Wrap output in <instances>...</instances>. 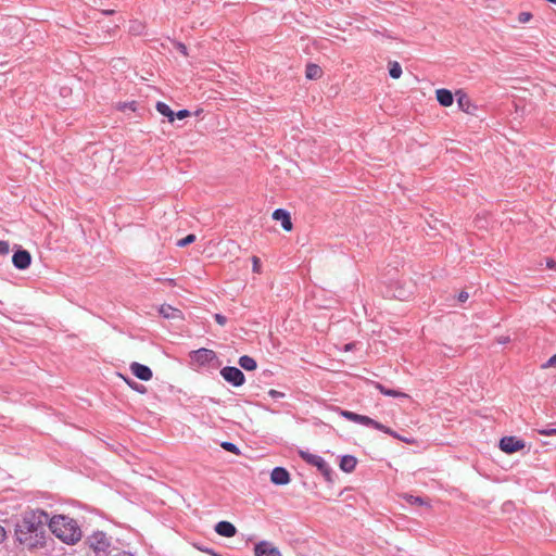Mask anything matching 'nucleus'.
Wrapping results in <instances>:
<instances>
[{
  "label": "nucleus",
  "mask_w": 556,
  "mask_h": 556,
  "mask_svg": "<svg viewBox=\"0 0 556 556\" xmlns=\"http://www.w3.org/2000/svg\"><path fill=\"white\" fill-rule=\"evenodd\" d=\"M538 432L542 435H556V428H543L539 429Z\"/></svg>",
  "instance_id": "32"
},
{
  "label": "nucleus",
  "mask_w": 556,
  "mask_h": 556,
  "mask_svg": "<svg viewBox=\"0 0 556 556\" xmlns=\"http://www.w3.org/2000/svg\"><path fill=\"white\" fill-rule=\"evenodd\" d=\"M300 456L307 464L317 467L320 473H323L326 478L329 479L331 473V467L321 456L305 451H300Z\"/></svg>",
  "instance_id": "5"
},
{
  "label": "nucleus",
  "mask_w": 556,
  "mask_h": 556,
  "mask_svg": "<svg viewBox=\"0 0 556 556\" xmlns=\"http://www.w3.org/2000/svg\"><path fill=\"white\" fill-rule=\"evenodd\" d=\"M389 75L394 79H397L401 77L402 67L397 62L390 63Z\"/></svg>",
  "instance_id": "24"
},
{
  "label": "nucleus",
  "mask_w": 556,
  "mask_h": 556,
  "mask_svg": "<svg viewBox=\"0 0 556 556\" xmlns=\"http://www.w3.org/2000/svg\"><path fill=\"white\" fill-rule=\"evenodd\" d=\"M10 252V245L7 241L0 240V255H5Z\"/></svg>",
  "instance_id": "31"
},
{
  "label": "nucleus",
  "mask_w": 556,
  "mask_h": 556,
  "mask_svg": "<svg viewBox=\"0 0 556 556\" xmlns=\"http://www.w3.org/2000/svg\"><path fill=\"white\" fill-rule=\"evenodd\" d=\"M88 544L97 556H105L109 553L111 541L102 531H96L88 538Z\"/></svg>",
  "instance_id": "4"
},
{
  "label": "nucleus",
  "mask_w": 556,
  "mask_h": 556,
  "mask_svg": "<svg viewBox=\"0 0 556 556\" xmlns=\"http://www.w3.org/2000/svg\"><path fill=\"white\" fill-rule=\"evenodd\" d=\"M357 464V459L352 455H343L340 460V469L344 472H352Z\"/></svg>",
  "instance_id": "17"
},
{
  "label": "nucleus",
  "mask_w": 556,
  "mask_h": 556,
  "mask_svg": "<svg viewBox=\"0 0 556 556\" xmlns=\"http://www.w3.org/2000/svg\"><path fill=\"white\" fill-rule=\"evenodd\" d=\"M126 382L128 383V386H129L130 388H132L134 390H136V391H138V392H140V393H143V392L146 391V388H144V386H142V384H139V383L134 382V381H132V382H130L129 380H126Z\"/></svg>",
  "instance_id": "30"
},
{
  "label": "nucleus",
  "mask_w": 556,
  "mask_h": 556,
  "mask_svg": "<svg viewBox=\"0 0 556 556\" xmlns=\"http://www.w3.org/2000/svg\"><path fill=\"white\" fill-rule=\"evenodd\" d=\"M178 49L182 54L187 55V47L184 43H178Z\"/></svg>",
  "instance_id": "40"
},
{
  "label": "nucleus",
  "mask_w": 556,
  "mask_h": 556,
  "mask_svg": "<svg viewBox=\"0 0 556 556\" xmlns=\"http://www.w3.org/2000/svg\"><path fill=\"white\" fill-rule=\"evenodd\" d=\"M48 521L49 515L42 509L24 511L15 523V539L27 549L42 548L46 545Z\"/></svg>",
  "instance_id": "1"
},
{
  "label": "nucleus",
  "mask_w": 556,
  "mask_h": 556,
  "mask_svg": "<svg viewBox=\"0 0 556 556\" xmlns=\"http://www.w3.org/2000/svg\"><path fill=\"white\" fill-rule=\"evenodd\" d=\"M50 531L63 543L74 545L81 540L83 532L77 521L65 515L49 518Z\"/></svg>",
  "instance_id": "2"
},
{
  "label": "nucleus",
  "mask_w": 556,
  "mask_h": 556,
  "mask_svg": "<svg viewBox=\"0 0 556 556\" xmlns=\"http://www.w3.org/2000/svg\"><path fill=\"white\" fill-rule=\"evenodd\" d=\"M253 271H260V260L256 256H253Z\"/></svg>",
  "instance_id": "37"
},
{
  "label": "nucleus",
  "mask_w": 556,
  "mask_h": 556,
  "mask_svg": "<svg viewBox=\"0 0 556 556\" xmlns=\"http://www.w3.org/2000/svg\"><path fill=\"white\" fill-rule=\"evenodd\" d=\"M215 531L222 536L231 538L236 534L237 529L231 522L223 520L216 523Z\"/></svg>",
  "instance_id": "14"
},
{
  "label": "nucleus",
  "mask_w": 556,
  "mask_h": 556,
  "mask_svg": "<svg viewBox=\"0 0 556 556\" xmlns=\"http://www.w3.org/2000/svg\"><path fill=\"white\" fill-rule=\"evenodd\" d=\"M404 498H405V500H406V502H407V503H409V504H414V505H415V504H416V505H424V504H425V501H424L421 497H419V496H414V495H408V494H406V495L404 496Z\"/></svg>",
  "instance_id": "28"
},
{
  "label": "nucleus",
  "mask_w": 556,
  "mask_h": 556,
  "mask_svg": "<svg viewBox=\"0 0 556 556\" xmlns=\"http://www.w3.org/2000/svg\"><path fill=\"white\" fill-rule=\"evenodd\" d=\"M340 415L342 417H344L345 419L356 422V424L358 422V418L361 416L359 414H356L354 412L343 410V409L340 410Z\"/></svg>",
  "instance_id": "26"
},
{
  "label": "nucleus",
  "mask_w": 556,
  "mask_h": 556,
  "mask_svg": "<svg viewBox=\"0 0 556 556\" xmlns=\"http://www.w3.org/2000/svg\"><path fill=\"white\" fill-rule=\"evenodd\" d=\"M194 241H195V235L190 233V235L186 236L185 238L180 239L177 242V245L180 248H184V247H187L188 244L193 243Z\"/></svg>",
  "instance_id": "27"
},
{
  "label": "nucleus",
  "mask_w": 556,
  "mask_h": 556,
  "mask_svg": "<svg viewBox=\"0 0 556 556\" xmlns=\"http://www.w3.org/2000/svg\"><path fill=\"white\" fill-rule=\"evenodd\" d=\"M113 556H135V554L129 551H122Z\"/></svg>",
  "instance_id": "39"
},
{
  "label": "nucleus",
  "mask_w": 556,
  "mask_h": 556,
  "mask_svg": "<svg viewBox=\"0 0 556 556\" xmlns=\"http://www.w3.org/2000/svg\"><path fill=\"white\" fill-rule=\"evenodd\" d=\"M375 388L377 390H379V392L386 396H391V397H406L407 396L405 393H403L399 390L386 388L383 384H381L379 382L375 383Z\"/></svg>",
  "instance_id": "18"
},
{
  "label": "nucleus",
  "mask_w": 556,
  "mask_h": 556,
  "mask_svg": "<svg viewBox=\"0 0 556 556\" xmlns=\"http://www.w3.org/2000/svg\"><path fill=\"white\" fill-rule=\"evenodd\" d=\"M165 281H166L167 283H169V285H174V279H172V278H167V279H165Z\"/></svg>",
  "instance_id": "44"
},
{
  "label": "nucleus",
  "mask_w": 556,
  "mask_h": 556,
  "mask_svg": "<svg viewBox=\"0 0 556 556\" xmlns=\"http://www.w3.org/2000/svg\"><path fill=\"white\" fill-rule=\"evenodd\" d=\"M498 342H500L501 344H505V343L509 342V338H508V337L501 338V339L498 340Z\"/></svg>",
  "instance_id": "43"
},
{
  "label": "nucleus",
  "mask_w": 556,
  "mask_h": 556,
  "mask_svg": "<svg viewBox=\"0 0 556 556\" xmlns=\"http://www.w3.org/2000/svg\"><path fill=\"white\" fill-rule=\"evenodd\" d=\"M214 319L215 321L220 325V326H225L226 323H227V318L226 316L222 315V314H215L214 315Z\"/></svg>",
  "instance_id": "35"
},
{
  "label": "nucleus",
  "mask_w": 556,
  "mask_h": 556,
  "mask_svg": "<svg viewBox=\"0 0 556 556\" xmlns=\"http://www.w3.org/2000/svg\"><path fill=\"white\" fill-rule=\"evenodd\" d=\"M305 75L308 79H317L321 75V68L316 64H308L306 66Z\"/></svg>",
  "instance_id": "21"
},
{
  "label": "nucleus",
  "mask_w": 556,
  "mask_h": 556,
  "mask_svg": "<svg viewBox=\"0 0 556 556\" xmlns=\"http://www.w3.org/2000/svg\"><path fill=\"white\" fill-rule=\"evenodd\" d=\"M556 366V354H554L552 357L547 359L546 363L542 365V368H551Z\"/></svg>",
  "instance_id": "34"
},
{
  "label": "nucleus",
  "mask_w": 556,
  "mask_h": 556,
  "mask_svg": "<svg viewBox=\"0 0 556 556\" xmlns=\"http://www.w3.org/2000/svg\"><path fill=\"white\" fill-rule=\"evenodd\" d=\"M352 345H353L352 343L346 344V345H345V350H346V351H350V350L352 349Z\"/></svg>",
  "instance_id": "45"
},
{
  "label": "nucleus",
  "mask_w": 556,
  "mask_h": 556,
  "mask_svg": "<svg viewBox=\"0 0 556 556\" xmlns=\"http://www.w3.org/2000/svg\"><path fill=\"white\" fill-rule=\"evenodd\" d=\"M469 298V294L466 292V291H462L459 294H458V301L459 302H466Z\"/></svg>",
  "instance_id": "38"
},
{
  "label": "nucleus",
  "mask_w": 556,
  "mask_h": 556,
  "mask_svg": "<svg viewBox=\"0 0 556 556\" xmlns=\"http://www.w3.org/2000/svg\"><path fill=\"white\" fill-rule=\"evenodd\" d=\"M270 481L276 485H285L290 481V475L283 467H275L270 473Z\"/></svg>",
  "instance_id": "12"
},
{
  "label": "nucleus",
  "mask_w": 556,
  "mask_h": 556,
  "mask_svg": "<svg viewBox=\"0 0 556 556\" xmlns=\"http://www.w3.org/2000/svg\"><path fill=\"white\" fill-rule=\"evenodd\" d=\"M190 362L193 367L203 368L212 366L214 368L220 365L216 353L213 350L201 348L189 353Z\"/></svg>",
  "instance_id": "3"
},
{
  "label": "nucleus",
  "mask_w": 556,
  "mask_h": 556,
  "mask_svg": "<svg viewBox=\"0 0 556 556\" xmlns=\"http://www.w3.org/2000/svg\"><path fill=\"white\" fill-rule=\"evenodd\" d=\"M178 313L179 311L172 307L170 305L164 304L160 307V314L163 315L165 318H175Z\"/></svg>",
  "instance_id": "22"
},
{
  "label": "nucleus",
  "mask_w": 556,
  "mask_h": 556,
  "mask_svg": "<svg viewBox=\"0 0 556 556\" xmlns=\"http://www.w3.org/2000/svg\"><path fill=\"white\" fill-rule=\"evenodd\" d=\"M130 370L138 379L142 381H149L153 376L150 367L136 362L130 365Z\"/></svg>",
  "instance_id": "11"
},
{
  "label": "nucleus",
  "mask_w": 556,
  "mask_h": 556,
  "mask_svg": "<svg viewBox=\"0 0 556 556\" xmlns=\"http://www.w3.org/2000/svg\"><path fill=\"white\" fill-rule=\"evenodd\" d=\"M268 394L271 399H280V397L285 396V394L282 392L274 390V389L269 390Z\"/></svg>",
  "instance_id": "36"
},
{
  "label": "nucleus",
  "mask_w": 556,
  "mask_h": 556,
  "mask_svg": "<svg viewBox=\"0 0 556 556\" xmlns=\"http://www.w3.org/2000/svg\"><path fill=\"white\" fill-rule=\"evenodd\" d=\"M5 538V530L2 526H0V542H2Z\"/></svg>",
  "instance_id": "42"
},
{
  "label": "nucleus",
  "mask_w": 556,
  "mask_h": 556,
  "mask_svg": "<svg viewBox=\"0 0 556 556\" xmlns=\"http://www.w3.org/2000/svg\"><path fill=\"white\" fill-rule=\"evenodd\" d=\"M437 100L442 106H450L453 104L454 96L452 91L448 89H438L437 92Z\"/></svg>",
  "instance_id": "16"
},
{
  "label": "nucleus",
  "mask_w": 556,
  "mask_h": 556,
  "mask_svg": "<svg viewBox=\"0 0 556 556\" xmlns=\"http://www.w3.org/2000/svg\"><path fill=\"white\" fill-rule=\"evenodd\" d=\"M138 103L136 101L118 102L116 104V109L122 112H126L127 110L135 112Z\"/></svg>",
  "instance_id": "23"
},
{
  "label": "nucleus",
  "mask_w": 556,
  "mask_h": 556,
  "mask_svg": "<svg viewBox=\"0 0 556 556\" xmlns=\"http://www.w3.org/2000/svg\"><path fill=\"white\" fill-rule=\"evenodd\" d=\"M525 447V442L516 437H504L500 440V448L507 453L513 454Z\"/></svg>",
  "instance_id": "8"
},
{
  "label": "nucleus",
  "mask_w": 556,
  "mask_h": 556,
  "mask_svg": "<svg viewBox=\"0 0 556 556\" xmlns=\"http://www.w3.org/2000/svg\"><path fill=\"white\" fill-rule=\"evenodd\" d=\"M220 376L232 387H241L245 382L244 374L235 366H225L220 369Z\"/></svg>",
  "instance_id": "6"
},
{
  "label": "nucleus",
  "mask_w": 556,
  "mask_h": 556,
  "mask_svg": "<svg viewBox=\"0 0 556 556\" xmlns=\"http://www.w3.org/2000/svg\"><path fill=\"white\" fill-rule=\"evenodd\" d=\"M273 219L280 222L281 223V227L286 231H290L292 229V223H291L290 214L285 208H276L273 212Z\"/></svg>",
  "instance_id": "13"
},
{
  "label": "nucleus",
  "mask_w": 556,
  "mask_h": 556,
  "mask_svg": "<svg viewBox=\"0 0 556 556\" xmlns=\"http://www.w3.org/2000/svg\"><path fill=\"white\" fill-rule=\"evenodd\" d=\"M220 446L227 451V452H230L235 455H240V448L232 442H229V441H224L220 443Z\"/></svg>",
  "instance_id": "25"
},
{
  "label": "nucleus",
  "mask_w": 556,
  "mask_h": 556,
  "mask_svg": "<svg viewBox=\"0 0 556 556\" xmlns=\"http://www.w3.org/2000/svg\"><path fill=\"white\" fill-rule=\"evenodd\" d=\"M188 116H190V111L187 109L179 110L177 113H175V118L178 119H184Z\"/></svg>",
  "instance_id": "33"
},
{
  "label": "nucleus",
  "mask_w": 556,
  "mask_h": 556,
  "mask_svg": "<svg viewBox=\"0 0 556 556\" xmlns=\"http://www.w3.org/2000/svg\"><path fill=\"white\" fill-rule=\"evenodd\" d=\"M156 111L168 118L169 122L175 121V112L164 102L159 101L156 103Z\"/></svg>",
  "instance_id": "20"
},
{
  "label": "nucleus",
  "mask_w": 556,
  "mask_h": 556,
  "mask_svg": "<svg viewBox=\"0 0 556 556\" xmlns=\"http://www.w3.org/2000/svg\"><path fill=\"white\" fill-rule=\"evenodd\" d=\"M203 551H204V552H206V553H208V554H211V555H215V554L213 553V551H212V549H210V548H205V549H203Z\"/></svg>",
  "instance_id": "46"
},
{
  "label": "nucleus",
  "mask_w": 556,
  "mask_h": 556,
  "mask_svg": "<svg viewBox=\"0 0 556 556\" xmlns=\"http://www.w3.org/2000/svg\"><path fill=\"white\" fill-rule=\"evenodd\" d=\"M457 98V104L466 113H472V110H475V105L471 103L469 97L462 90H457L455 93Z\"/></svg>",
  "instance_id": "15"
},
{
  "label": "nucleus",
  "mask_w": 556,
  "mask_h": 556,
  "mask_svg": "<svg viewBox=\"0 0 556 556\" xmlns=\"http://www.w3.org/2000/svg\"><path fill=\"white\" fill-rule=\"evenodd\" d=\"M12 263L15 268L24 270L30 266L31 255L28 251L20 249L13 254Z\"/></svg>",
  "instance_id": "10"
},
{
  "label": "nucleus",
  "mask_w": 556,
  "mask_h": 556,
  "mask_svg": "<svg viewBox=\"0 0 556 556\" xmlns=\"http://www.w3.org/2000/svg\"><path fill=\"white\" fill-rule=\"evenodd\" d=\"M359 425H363V426H366V427H372L379 431H382L393 438H396L403 442H406V443H409L412 442L409 439L407 438H403L401 437L400 434H397L395 431H393L391 428L382 425L381 422L368 417V416H365V415H361L359 418H358V422Z\"/></svg>",
  "instance_id": "7"
},
{
  "label": "nucleus",
  "mask_w": 556,
  "mask_h": 556,
  "mask_svg": "<svg viewBox=\"0 0 556 556\" xmlns=\"http://www.w3.org/2000/svg\"><path fill=\"white\" fill-rule=\"evenodd\" d=\"M532 18V14L530 12H521L518 15V21L520 23H528Z\"/></svg>",
  "instance_id": "29"
},
{
  "label": "nucleus",
  "mask_w": 556,
  "mask_h": 556,
  "mask_svg": "<svg viewBox=\"0 0 556 556\" xmlns=\"http://www.w3.org/2000/svg\"><path fill=\"white\" fill-rule=\"evenodd\" d=\"M546 266H547L548 268H551V269H554V268L556 267V262H555V261H553V260H548V261L546 262Z\"/></svg>",
  "instance_id": "41"
},
{
  "label": "nucleus",
  "mask_w": 556,
  "mask_h": 556,
  "mask_svg": "<svg viewBox=\"0 0 556 556\" xmlns=\"http://www.w3.org/2000/svg\"><path fill=\"white\" fill-rule=\"evenodd\" d=\"M238 363L241 368L248 371L254 370L257 367L256 361L249 355L240 356Z\"/></svg>",
  "instance_id": "19"
},
{
  "label": "nucleus",
  "mask_w": 556,
  "mask_h": 556,
  "mask_svg": "<svg viewBox=\"0 0 556 556\" xmlns=\"http://www.w3.org/2000/svg\"><path fill=\"white\" fill-rule=\"evenodd\" d=\"M254 556H281V553L271 542L263 540L255 544Z\"/></svg>",
  "instance_id": "9"
}]
</instances>
